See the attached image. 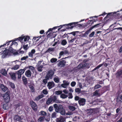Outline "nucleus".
Listing matches in <instances>:
<instances>
[{
  "mask_svg": "<svg viewBox=\"0 0 122 122\" xmlns=\"http://www.w3.org/2000/svg\"><path fill=\"white\" fill-rule=\"evenodd\" d=\"M10 46L9 47L8 50L9 52L13 53L14 55H17L18 54L17 51L15 52V50L13 49Z\"/></svg>",
  "mask_w": 122,
  "mask_h": 122,
  "instance_id": "9d476101",
  "label": "nucleus"
},
{
  "mask_svg": "<svg viewBox=\"0 0 122 122\" xmlns=\"http://www.w3.org/2000/svg\"><path fill=\"white\" fill-rule=\"evenodd\" d=\"M68 108L70 110L72 111H74L76 109V108L75 106H74L72 105L69 106H68Z\"/></svg>",
  "mask_w": 122,
  "mask_h": 122,
  "instance_id": "bb28decb",
  "label": "nucleus"
},
{
  "mask_svg": "<svg viewBox=\"0 0 122 122\" xmlns=\"http://www.w3.org/2000/svg\"><path fill=\"white\" fill-rule=\"evenodd\" d=\"M67 43V42L66 40L63 39L62 40L61 42V44L62 45L65 46Z\"/></svg>",
  "mask_w": 122,
  "mask_h": 122,
  "instance_id": "473e14b6",
  "label": "nucleus"
},
{
  "mask_svg": "<svg viewBox=\"0 0 122 122\" xmlns=\"http://www.w3.org/2000/svg\"><path fill=\"white\" fill-rule=\"evenodd\" d=\"M24 72V71L22 69H20L16 72V75H18V78L19 79H20L21 77V75L23 74Z\"/></svg>",
  "mask_w": 122,
  "mask_h": 122,
  "instance_id": "6e6552de",
  "label": "nucleus"
},
{
  "mask_svg": "<svg viewBox=\"0 0 122 122\" xmlns=\"http://www.w3.org/2000/svg\"><path fill=\"white\" fill-rule=\"evenodd\" d=\"M52 102L51 99L50 97L48 98L46 102V104L47 105H49L51 103L52 104Z\"/></svg>",
  "mask_w": 122,
  "mask_h": 122,
  "instance_id": "7c9ffc66",
  "label": "nucleus"
},
{
  "mask_svg": "<svg viewBox=\"0 0 122 122\" xmlns=\"http://www.w3.org/2000/svg\"><path fill=\"white\" fill-rule=\"evenodd\" d=\"M31 73L29 70L26 71L25 73V75L27 77H30L31 76Z\"/></svg>",
  "mask_w": 122,
  "mask_h": 122,
  "instance_id": "f3484780",
  "label": "nucleus"
},
{
  "mask_svg": "<svg viewBox=\"0 0 122 122\" xmlns=\"http://www.w3.org/2000/svg\"><path fill=\"white\" fill-rule=\"evenodd\" d=\"M54 74V72L53 70H51L49 71L46 76V77L47 78V79H49L51 78Z\"/></svg>",
  "mask_w": 122,
  "mask_h": 122,
  "instance_id": "0eeeda50",
  "label": "nucleus"
},
{
  "mask_svg": "<svg viewBox=\"0 0 122 122\" xmlns=\"http://www.w3.org/2000/svg\"><path fill=\"white\" fill-rule=\"evenodd\" d=\"M28 68L30 69L31 70H33L34 69V67L31 66H28Z\"/></svg>",
  "mask_w": 122,
  "mask_h": 122,
  "instance_id": "4d7b16f0",
  "label": "nucleus"
},
{
  "mask_svg": "<svg viewBox=\"0 0 122 122\" xmlns=\"http://www.w3.org/2000/svg\"><path fill=\"white\" fill-rule=\"evenodd\" d=\"M50 97L53 102H54L56 103H58L59 102V101L57 100V98L56 96H55L52 97L51 96Z\"/></svg>",
  "mask_w": 122,
  "mask_h": 122,
  "instance_id": "2eb2a0df",
  "label": "nucleus"
},
{
  "mask_svg": "<svg viewBox=\"0 0 122 122\" xmlns=\"http://www.w3.org/2000/svg\"><path fill=\"white\" fill-rule=\"evenodd\" d=\"M121 108L120 107L117 108L116 110V112L117 113H118L121 110Z\"/></svg>",
  "mask_w": 122,
  "mask_h": 122,
  "instance_id": "680f3d73",
  "label": "nucleus"
},
{
  "mask_svg": "<svg viewBox=\"0 0 122 122\" xmlns=\"http://www.w3.org/2000/svg\"><path fill=\"white\" fill-rule=\"evenodd\" d=\"M42 66H38L37 68L38 71H41L42 70Z\"/></svg>",
  "mask_w": 122,
  "mask_h": 122,
  "instance_id": "a19ab883",
  "label": "nucleus"
},
{
  "mask_svg": "<svg viewBox=\"0 0 122 122\" xmlns=\"http://www.w3.org/2000/svg\"><path fill=\"white\" fill-rule=\"evenodd\" d=\"M46 113L45 112L41 111L39 113V115L41 116H45L46 115Z\"/></svg>",
  "mask_w": 122,
  "mask_h": 122,
  "instance_id": "2f4dec72",
  "label": "nucleus"
},
{
  "mask_svg": "<svg viewBox=\"0 0 122 122\" xmlns=\"http://www.w3.org/2000/svg\"><path fill=\"white\" fill-rule=\"evenodd\" d=\"M16 73H11L10 76L11 79L13 80H15L16 79Z\"/></svg>",
  "mask_w": 122,
  "mask_h": 122,
  "instance_id": "393cba45",
  "label": "nucleus"
},
{
  "mask_svg": "<svg viewBox=\"0 0 122 122\" xmlns=\"http://www.w3.org/2000/svg\"><path fill=\"white\" fill-rule=\"evenodd\" d=\"M115 75L117 78H119L120 77H122V69L120 71H118Z\"/></svg>",
  "mask_w": 122,
  "mask_h": 122,
  "instance_id": "9b49d317",
  "label": "nucleus"
},
{
  "mask_svg": "<svg viewBox=\"0 0 122 122\" xmlns=\"http://www.w3.org/2000/svg\"><path fill=\"white\" fill-rule=\"evenodd\" d=\"M29 87L32 92H34L35 89H34V88L33 86H30Z\"/></svg>",
  "mask_w": 122,
  "mask_h": 122,
  "instance_id": "3c124183",
  "label": "nucleus"
},
{
  "mask_svg": "<svg viewBox=\"0 0 122 122\" xmlns=\"http://www.w3.org/2000/svg\"><path fill=\"white\" fill-rule=\"evenodd\" d=\"M78 22H73L69 23L68 24L63 25V26H66V29H72L74 27L77 25Z\"/></svg>",
  "mask_w": 122,
  "mask_h": 122,
  "instance_id": "7ed1b4c3",
  "label": "nucleus"
},
{
  "mask_svg": "<svg viewBox=\"0 0 122 122\" xmlns=\"http://www.w3.org/2000/svg\"><path fill=\"white\" fill-rule=\"evenodd\" d=\"M8 105V102H5V103L3 104V108L5 110H7L9 108Z\"/></svg>",
  "mask_w": 122,
  "mask_h": 122,
  "instance_id": "aec40b11",
  "label": "nucleus"
},
{
  "mask_svg": "<svg viewBox=\"0 0 122 122\" xmlns=\"http://www.w3.org/2000/svg\"><path fill=\"white\" fill-rule=\"evenodd\" d=\"M0 88L2 91L4 92H5L8 89L7 87L3 84L1 85Z\"/></svg>",
  "mask_w": 122,
  "mask_h": 122,
  "instance_id": "a211bd4d",
  "label": "nucleus"
},
{
  "mask_svg": "<svg viewBox=\"0 0 122 122\" xmlns=\"http://www.w3.org/2000/svg\"><path fill=\"white\" fill-rule=\"evenodd\" d=\"M53 110V107L52 106H50L48 110L50 112L52 111Z\"/></svg>",
  "mask_w": 122,
  "mask_h": 122,
  "instance_id": "052dcab7",
  "label": "nucleus"
},
{
  "mask_svg": "<svg viewBox=\"0 0 122 122\" xmlns=\"http://www.w3.org/2000/svg\"><path fill=\"white\" fill-rule=\"evenodd\" d=\"M101 87L102 86L101 85L99 84H97L95 86L94 88L95 89H96Z\"/></svg>",
  "mask_w": 122,
  "mask_h": 122,
  "instance_id": "c03bdc74",
  "label": "nucleus"
},
{
  "mask_svg": "<svg viewBox=\"0 0 122 122\" xmlns=\"http://www.w3.org/2000/svg\"><path fill=\"white\" fill-rule=\"evenodd\" d=\"M62 93V91H57L55 92V93L57 95L61 94Z\"/></svg>",
  "mask_w": 122,
  "mask_h": 122,
  "instance_id": "de8ad7c7",
  "label": "nucleus"
},
{
  "mask_svg": "<svg viewBox=\"0 0 122 122\" xmlns=\"http://www.w3.org/2000/svg\"><path fill=\"white\" fill-rule=\"evenodd\" d=\"M22 79L24 84L25 85H26L28 83L27 78L25 76H23L22 77Z\"/></svg>",
  "mask_w": 122,
  "mask_h": 122,
  "instance_id": "6ab92c4d",
  "label": "nucleus"
},
{
  "mask_svg": "<svg viewBox=\"0 0 122 122\" xmlns=\"http://www.w3.org/2000/svg\"><path fill=\"white\" fill-rule=\"evenodd\" d=\"M54 80L55 81V82L56 83H58L59 80L58 78L57 77H55L54 78Z\"/></svg>",
  "mask_w": 122,
  "mask_h": 122,
  "instance_id": "e433bc0d",
  "label": "nucleus"
},
{
  "mask_svg": "<svg viewBox=\"0 0 122 122\" xmlns=\"http://www.w3.org/2000/svg\"><path fill=\"white\" fill-rule=\"evenodd\" d=\"M17 40H18V39L15 38V39L14 40L10 41L8 42H6L5 44H4L3 45H1V46L0 47H1V46H4L6 45V44H7V45L8 46L9 45L10 43L11 42H12L11 44V45H10V46H12L13 45H18V44L17 42L15 41Z\"/></svg>",
  "mask_w": 122,
  "mask_h": 122,
  "instance_id": "20e7f679",
  "label": "nucleus"
},
{
  "mask_svg": "<svg viewBox=\"0 0 122 122\" xmlns=\"http://www.w3.org/2000/svg\"><path fill=\"white\" fill-rule=\"evenodd\" d=\"M68 97L67 95L64 94H62L60 96V97L63 99H65L66 98Z\"/></svg>",
  "mask_w": 122,
  "mask_h": 122,
  "instance_id": "4c0bfd02",
  "label": "nucleus"
},
{
  "mask_svg": "<svg viewBox=\"0 0 122 122\" xmlns=\"http://www.w3.org/2000/svg\"><path fill=\"white\" fill-rule=\"evenodd\" d=\"M1 73L2 75L6 76L7 74L6 70L5 69H2L1 71Z\"/></svg>",
  "mask_w": 122,
  "mask_h": 122,
  "instance_id": "a878e982",
  "label": "nucleus"
},
{
  "mask_svg": "<svg viewBox=\"0 0 122 122\" xmlns=\"http://www.w3.org/2000/svg\"><path fill=\"white\" fill-rule=\"evenodd\" d=\"M68 33L67 34H66V33H65L63 35H62L61 36V37L64 38H65L66 37H67V38L69 37V36H68Z\"/></svg>",
  "mask_w": 122,
  "mask_h": 122,
  "instance_id": "09e8293b",
  "label": "nucleus"
},
{
  "mask_svg": "<svg viewBox=\"0 0 122 122\" xmlns=\"http://www.w3.org/2000/svg\"><path fill=\"white\" fill-rule=\"evenodd\" d=\"M56 122H64L65 121V118L62 116L57 118L56 120Z\"/></svg>",
  "mask_w": 122,
  "mask_h": 122,
  "instance_id": "4468645a",
  "label": "nucleus"
},
{
  "mask_svg": "<svg viewBox=\"0 0 122 122\" xmlns=\"http://www.w3.org/2000/svg\"><path fill=\"white\" fill-rule=\"evenodd\" d=\"M23 47L24 49L25 50H27L29 48V47H28V45L27 44L25 45H24L23 46Z\"/></svg>",
  "mask_w": 122,
  "mask_h": 122,
  "instance_id": "a18cd8bd",
  "label": "nucleus"
},
{
  "mask_svg": "<svg viewBox=\"0 0 122 122\" xmlns=\"http://www.w3.org/2000/svg\"><path fill=\"white\" fill-rule=\"evenodd\" d=\"M63 82L67 86H68L69 84V83L65 81H64Z\"/></svg>",
  "mask_w": 122,
  "mask_h": 122,
  "instance_id": "13d9d810",
  "label": "nucleus"
},
{
  "mask_svg": "<svg viewBox=\"0 0 122 122\" xmlns=\"http://www.w3.org/2000/svg\"><path fill=\"white\" fill-rule=\"evenodd\" d=\"M3 97L5 102H8L10 99V95L8 92H6L4 95Z\"/></svg>",
  "mask_w": 122,
  "mask_h": 122,
  "instance_id": "423d86ee",
  "label": "nucleus"
},
{
  "mask_svg": "<svg viewBox=\"0 0 122 122\" xmlns=\"http://www.w3.org/2000/svg\"><path fill=\"white\" fill-rule=\"evenodd\" d=\"M42 92L45 94L46 95L48 93V92L45 89H44L42 91Z\"/></svg>",
  "mask_w": 122,
  "mask_h": 122,
  "instance_id": "bf43d9fd",
  "label": "nucleus"
},
{
  "mask_svg": "<svg viewBox=\"0 0 122 122\" xmlns=\"http://www.w3.org/2000/svg\"><path fill=\"white\" fill-rule=\"evenodd\" d=\"M76 82L75 81H73L71 83V86L72 87H74L75 85H76Z\"/></svg>",
  "mask_w": 122,
  "mask_h": 122,
  "instance_id": "864d4df0",
  "label": "nucleus"
},
{
  "mask_svg": "<svg viewBox=\"0 0 122 122\" xmlns=\"http://www.w3.org/2000/svg\"><path fill=\"white\" fill-rule=\"evenodd\" d=\"M96 21L95 20H94H94H91L88 21V22L89 25H92L93 24L94 22H95Z\"/></svg>",
  "mask_w": 122,
  "mask_h": 122,
  "instance_id": "79ce46f5",
  "label": "nucleus"
},
{
  "mask_svg": "<svg viewBox=\"0 0 122 122\" xmlns=\"http://www.w3.org/2000/svg\"><path fill=\"white\" fill-rule=\"evenodd\" d=\"M75 92L76 93H80L81 92V89L78 88H76V89H75Z\"/></svg>",
  "mask_w": 122,
  "mask_h": 122,
  "instance_id": "37998d69",
  "label": "nucleus"
},
{
  "mask_svg": "<svg viewBox=\"0 0 122 122\" xmlns=\"http://www.w3.org/2000/svg\"><path fill=\"white\" fill-rule=\"evenodd\" d=\"M53 106L56 112H59L62 115H64L65 114V111L62 105L60 104L58 106L57 104H55L53 105Z\"/></svg>",
  "mask_w": 122,
  "mask_h": 122,
  "instance_id": "f257e3e1",
  "label": "nucleus"
},
{
  "mask_svg": "<svg viewBox=\"0 0 122 122\" xmlns=\"http://www.w3.org/2000/svg\"><path fill=\"white\" fill-rule=\"evenodd\" d=\"M79 97L78 96H76L75 97V100L77 101L79 100Z\"/></svg>",
  "mask_w": 122,
  "mask_h": 122,
  "instance_id": "774afa93",
  "label": "nucleus"
},
{
  "mask_svg": "<svg viewBox=\"0 0 122 122\" xmlns=\"http://www.w3.org/2000/svg\"><path fill=\"white\" fill-rule=\"evenodd\" d=\"M14 119V120L18 121H20L21 120V117L17 115H15Z\"/></svg>",
  "mask_w": 122,
  "mask_h": 122,
  "instance_id": "412c9836",
  "label": "nucleus"
},
{
  "mask_svg": "<svg viewBox=\"0 0 122 122\" xmlns=\"http://www.w3.org/2000/svg\"><path fill=\"white\" fill-rule=\"evenodd\" d=\"M103 65V64H100L97 66V67H96L94 69H93L92 70V71L93 72L94 71L96 70L97 69H98L99 68L102 66Z\"/></svg>",
  "mask_w": 122,
  "mask_h": 122,
  "instance_id": "c756f323",
  "label": "nucleus"
},
{
  "mask_svg": "<svg viewBox=\"0 0 122 122\" xmlns=\"http://www.w3.org/2000/svg\"><path fill=\"white\" fill-rule=\"evenodd\" d=\"M44 97V96L42 94L39 95L38 97H36L34 101H38L40 99Z\"/></svg>",
  "mask_w": 122,
  "mask_h": 122,
  "instance_id": "b1692460",
  "label": "nucleus"
},
{
  "mask_svg": "<svg viewBox=\"0 0 122 122\" xmlns=\"http://www.w3.org/2000/svg\"><path fill=\"white\" fill-rule=\"evenodd\" d=\"M36 52L35 50L33 49L31 50V51L28 53V56L32 58L33 57V54Z\"/></svg>",
  "mask_w": 122,
  "mask_h": 122,
  "instance_id": "dca6fc26",
  "label": "nucleus"
},
{
  "mask_svg": "<svg viewBox=\"0 0 122 122\" xmlns=\"http://www.w3.org/2000/svg\"><path fill=\"white\" fill-rule=\"evenodd\" d=\"M9 52V51L8 50H6L3 51L1 54H3V56H5L8 55Z\"/></svg>",
  "mask_w": 122,
  "mask_h": 122,
  "instance_id": "4be33fe9",
  "label": "nucleus"
},
{
  "mask_svg": "<svg viewBox=\"0 0 122 122\" xmlns=\"http://www.w3.org/2000/svg\"><path fill=\"white\" fill-rule=\"evenodd\" d=\"M30 104L32 109L34 111H36L37 110L38 107L35 102L31 100L30 101Z\"/></svg>",
  "mask_w": 122,
  "mask_h": 122,
  "instance_id": "39448f33",
  "label": "nucleus"
},
{
  "mask_svg": "<svg viewBox=\"0 0 122 122\" xmlns=\"http://www.w3.org/2000/svg\"><path fill=\"white\" fill-rule=\"evenodd\" d=\"M76 31H73L70 33H68V34H71L73 35L74 36H75L76 35Z\"/></svg>",
  "mask_w": 122,
  "mask_h": 122,
  "instance_id": "6e6d98bb",
  "label": "nucleus"
},
{
  "mask_svg": "<svg viewBox=\"0 0 122 122\" xmlns=\"http://www.w3.org/2000/svg\"><path fill=\"white\" fill-rule=\"evenodd\" d=\"M19 67V66L18 65H16L14 66L13 68L15 70L17 69Z\"/></svg>",
  "mask_w": 122,
  "mask_h": 122,
  "instance_id": "8fccbe9b",
  "label": "nucleus"
},
{
  "mask_svg": "<svg viewBox=\"0 0 122 122\" xmlns=\"http://www.w3.org/2000/svg\"><path fill=\"white\" fill-rule=\"evenodd\" d=\"M68 98L69 99H71L73 98V96L72 93H69L68 94Z\"/></svg>",
  "mask_w": 122,
  "mask_h": 122,
  "instance_id": "603ef678",
  "label": "nucleus"
},
{
  "mask_svg": "<svg viewBox=\"0 0 122 122\" xmlns=\"http://www.w3.org/2000/svg\"><path fill=\"white\" fill-rule=\"evenodd\" d=\"M56 113L54 112L52 114L51 116L53 117H56Z\"/></svg>",
  "mask_w": 122,
  "mask_h": 122,
  "instance_id": "338daca9",
  "label": "nucleus"
},
{
  "mask_svg": "<svg viewBox=\"0 0 122 122\" xmlns=\"http://www.w3.org/2000/svg\"><path fill=\"white\" fill-rule=\"evenodd\" d=\"M64 54V51H61L59 53V55L60 56H62Z\"/></svg>",
  "mask_w": 122,
  "mask_h": 122,
  "instance_id": "e2e57ef3",
  "label": "nucleus"
},
{
  "mask_svg": "<svg viewBox=\"0 0 122 122\" xmlns=\"http://www.w3.org/2000/svg\"><path fill=\"white\" fill-rule=\"evenodd\" d=\"M101 24V23H98L92 26V27L90 28L88 30L85 32L84 34H82V37H83L87 36L89 33L91 32V30L95 27H98L99 26V25Z\"/></svg>",
  "mask_w": 122,
  "mask_h": 122,
  "instance_id": "f03ea898",
  "label": "nucleus"
},
{
  "mask_svg": "<svg viewBox=\"0 0 122 122\" xmlns=\"http://www.w3.org/2000/svg\"><path fill=\"white\" fill-rule=\"evenodd\" d=\"M45 118V116L40 117L38 120V121L39 122H41L43 121Z\"/></svg>",
  "mask_w": 122,
  "mask_h": 122,
  "instance_id": "72a5a7b5",
  "label": "nucleus"
},
{
  "mask_svg": "<svg viewBox=\"0 0 122 122\" xmlns=\"http://www.w3.org/2000/svg\"><path fill=\"white\" fill-rule=\"evenodd\" d=\"M24 38L23 37V35H22L21 37H20L18 38H17L16 39H18V40L22 43L23 41Z\"/></svg>",
  "mask_w": 122,
  "mask_h": 122,
  "instance_id": "c9c22d12",
  "label": "nucleus"
},
{
  "mask_svg": "<svg viewBox=\"0 0 122 122\" xmlns=\"http://www.w3.org/2000/svg\"><path fill=\"white\" fill-rule=\"evenodd\" d=\"M86 100L84 98H81L78 101L79 104L80 105L83 106L85 104Z\"/></svg>",
  "mask_w": 122,
  "mask_h": 122,
  "instance_id": "ddd939ff",
  "label": "nucleus"
},
{
  "mask_svg": "<svg viewBox=\"0 0 122 122\" xmlns=\"http://www.w3.org/2000/svg\"><path fill=\"white\" fill-rule=\"evenodd\" d=\"M55 48H49L48 50L46 51V52L50 53L51 51H54L55 50Z\"/></svg>",
  "mask_w": 122,
  "mask_h": 122,
  "instance_id": "c85d7f7f",
  "label": "nucleus"
},
{
  "mask_svg": "<svg viewBox=\"0 0 122 122\" xmlns=\"http://www.w3.org/2000/svg\"><path fill=\"white\" fill-rule=\"evenodd\" d=\"M23 37L24 38V41L25 42L26 41H29V39L30 38V37L28 36H23Z\"/></svg>",
  "mask_w": 122,
  "mask_h": 122,
  "instance_id": "f704fd0d",
  "label": "nucleus"
},
{
  "mask_svg": "<svg viewBox=\"0 0 122 122\" xmlns=\"http://www.w3.org/2000/svg\"><path fill=\"white\" fill-rule=\"evenodd\" d=\"M28 56H24L23 57H22L20 59V60L21 61H23V60H25L27 58H28Z\"/></svg>",
  "mask_w": 122,
  "mask_h": 122,
  "instance_id": "49530a36",
  "label": "nucleus"
},
{
  "mask_svg": "<svg viewBox=\"0 0 122 122\" xmlns=\"http://www.w3.org/2000/svg\"><path fill=\"white\" fill-rule=\"evenodd\" d=\"M86 66L85 64H83L82 63H80L79 65L77 66V68L80 69L82 68L83 67H84Z\"/></svg>",
  "mask_w": 122,
  "mask_h": 122,
  "instance_id": "5701e85b",
  "label": "nucleus"
},
{
  "mask_svg": "<svg viewBox=\"0 0 122 122\" xmlns=\"http://www.w3.org/2000/svg\"><path fill=\"white\" fill-rule=\"evenodd\" d=\"M46 79H44L43 80V82L44 83V85H46V84L47 82V80H48L49 79H47V78L46 76L45 77Z\"/></svg>",
  "mask_w": 122,
  "mask_h": 122,
  "instance_id": "ea45409f",
  "label": "nucleus"
},
{
  "mask_svg": "<svg viewBox=\"0 0 122 122\" xmlns=\"http://www.w3.org/2000/svg\"><path fill=\"white\" fill-rule=\"evenodd\" d=\"M62 59L61 60V61L58 64V66L61 67H64L65 66L66 63V61L65 60H62Z\"/></svg>",
  "mask_w": 122,
  "mask_h": 122,
  "instance_id": "1a4fd4ad",
  "label": "nucleus"
},
{
  "mask_svg": "<svg viewBox=\"0 0 122 122\" xmlns=\"http://www.w3.org/2000/svg\"><path fill=\"white\" fill-rule=\"evenodd\" d=\"M79 69L77 68V67L74 68L73 70L75 72H77L79 71Z\"/></svg>",
  "mask_w": 122,
  "mask_h": 122,
  "instance_id": "69168bd1",
  "label": "nucleus"
},
{
  "mask_svg": "<svg viewBox=\"0 0 122 122\" xmlns=\"http://www.w3.org/2000/svg\"><path fill=\"white\" fill-rule=\"evenodd\" d=\"M95 32L94 31H93L91 33L89 36V37H92L93 36H94V34H95Z\"/></svg>",
  "mask_w": 122,
  "mask_h": 122,
  "instance_id": "5fc2aeb1",
  "label": "nucleus"
},
{
  "mask_svg": "<svg viewBox=\"0 0 122 122\" xmlns=\"http://www.w3.org/2000/svg\"><path fill=\"white\" fill-rule=\"evenodd\" d=\"M8 83L9 86H10L13 89L15 88V87L14 83L10 81H9Z\"/></svg>",
  "mask_w": 122,
  "mask_h": 122,
  "instance_id": "cd10ccee",
  "label": "nucleus"
},
{
  "mask_svg": "<svg viewBox=\"0 0 122 122\" xmlns=\"http://www.w3.org/2000/svg\"><path fill=\"white\" fill-rule=\"evenodd\" d=\"M55 84L53 81L49 82L47 84V86L49 89H50L52 88L54 86Z\"/></svg>",
  "mask_w": 122,
  "mask_h": 122,
  "instance_id": "f8f14e48",
  "label": "nucleus"
},
{
  "mask_svg": "<svg viewBox=\"0 0 122 122\" xmlns=\"http://www.w3.org/2000/svg\"><path fill=\"white\" fill-rule=\"evenodd\" d=\"M98 91L96 90L94 92V95L95 96L97 95L98 94Z\"/></svg>",
  "mask_w": 122,
  "mask_h": 122,
  "instance_id": "0e129e2a",
  "label": "nucleus"
},
{
  "mask_svg": "<svg viewBox=\"0 0 122 122\" xmlns=\"http://www.w3.org/2000/svg\"><path fill=\"white\" fill-rule=\"evenodd\" d=\"M57 60V59L55 58H52L51 59L50 61L51 63H53L56 62Z\"/></svg>",
  "mask_w": 122,
  "mask_h": 122,
  "instance_id": "58836bf2",
  "label": "nucleus"
}]
</instances>
